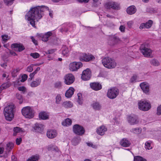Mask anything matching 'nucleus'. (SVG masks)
Listing matches in <instances>:
<instances>
[{"label":"nucleus","mask_w":161,"mask_h":161,"mask_svg":"<svg viewBox=\"0 0 161 161\" xmlns=\"http://www.w3.org/2000/svg\"><path fill=\"white\" fill-rule=\"evenodd\" d=\"M140 86L144 93H147L149 92V85L147 82H144L140 84Z\"/></svg>","instance_id":"f3484780"},{"label":"nucleus","mask_w":161,"mask_h":161,"mask_svg":"<svg viewBox=\"0 0 161 161\" xmlns=\"http://www.w3.org/2000/svg\"><path fill=\"white\" fill-rule=\"evenodd\" d=\"M105 7L108 9L118 10L120 9L119 4L117 2L112 1L107 2L105 5Z\"/></svg>","instance_id":"6e6552de"},{"label":"nucleus","mask_w":161,"mask_h":161,"mask_svg":"<svg viewBox=\"0 0 161 161\" xmlns=\"http://www.w3.org/2000/svg\"><path fill=\"white\" fill-rule=\"evenodd\" d=\"M21 82H23L25 81L28 78V75L26 74H23L21 77Z\"/></svg>","instance_id":"49530a36"},{"label":"nucleus","mask_w":161,"mask_h":161,"mask_svg":"<svg viewBox=\"0 0 161 161\" xmlns=\"http://www.w3.org/2000/svg\"><path fill=\"white\" fill-rule=\"evenodd\" d=\"M120 144L122 147H127L130 145L131 142L127 139L124 138L120 140Z\"/></svg>","instance_id":"aec40b11"},{"label":"nucleus","mask_w":161,"mask_h":161,"mask_svg":"<svg viewBox=\"0 0 161 161\" xmlns=\"http://www.w3.org/2000/svg\"><path fill=\"white\" fill-rule=\"evenodd\" d=\"M14 0H3V2L4 3L7 5H11Z\"/></svg>","instance_id":"c03bdc74"},{"label":"nucleus","mask_w":161,"mask_h":161,"mask_svg":"<svg viewBox=\"0 0 161 161\" xmlns=\"http://www.w3.org/2000/svg\"><path fill=\"white\" fill-rule=\"evenodd\" d=\"M128 120L129 122L131 125L137 124L139 122L138 118L137 116L136 115L129 116L128 117Z\"/></svg>","instance_id":"2eb2a0df"},{"label":"nucleus","mask_w":161,"mask_h":161,"mask_svg":"<svg viewBox=\"0 0 161 161\" xmlns=\"http://www.w3.org/2000/svg\"><path fill=\"white\" fill-rule=\"evenodd\" d=\"M95 59L94 56L92 54L89 53H81L80 57V60L82 62H88L92 61Z\"/></svg>","instance_id":"423d86ee"},{"label":"nucleus","mask_w":161,"mask_h":161,"mask_svg":"<svg viewBox=\"0 0 161 161\" xmlns=\"http://www.w3.org/2000/svg\"><path fill=\"white\" fill-rule=\"evenodd\" d=\"M139 108L144 111H148L151 107L149 102L145 100H142L138 102Z\"/></svg>","instance_id":"20e7f679"},{"label":"nucleus","mask_w":161,"mask_h":161,"mask_svg":"<svg viewBox=\"0 0 161 161\" xmlns=\"http://www.w3.org/2000/svg\"><path fill=\"white\" fill-rule=\"evenodd\" d=\"M30 55L34 58H37L39 57V54L36 53H31L30 54Z\"/></svg>","instance_id":"603ef678"},{"label":"nucleus","mask_w":161,"mask_h":161,"mask_svg":"<svg viewBox=\"0 0 161 161\" xmlns=\"http://www.w3.org/2000/svg\"><path fill=\"white\" fill-rule=\"evenodd\" d=\"M119 29L120 31L122 32H124L125 31V27L122 25H120Z\"/></svg>","instance_id":"bf43d9fd"},{"label":"nucleus","mask_w":161,"mask_h":161,"mask_svg":"<svg viewBox=\"0 0 161 161\" xmlns=\"http://www.w3.org/2000/svg\"><path fill=\"white\" fill-rule=\"evenodd\" d=\"M36 132H40L42 131L44 129V125L41 124L36 123L34 127Z\"/></svg>","instance_id":"5701e85b"},{"label":"nucleus","mask_w":161,"mask_h":161,"mask_svg":"<svg viewBox=\"0 0 161 161\" xmlns=\"http://www.w3.org/2000/svg\"><path fill=\"white\" fill-rule=\"evenodd\" d=\"M92 106L93 108L96 110H100L101 108L100 105L97 102H93Z\"/></svg>","instance_id":"7c9ffc66"},{"label":"nucleus","mask_w":161,"mask_h":161,"mask_svg":"<svg viewBox=\"0 0 161 161\" xmlns=\"http://www.w3.org/2000/svg\"><path fill=\"white\" fill-rule=\"evenodd\" d=\"M14 106L13 105H9L6 106L3 111V114L6 120L10 121L14 118Z\"/></svg>","instance_id":"f03ea898"},{"label":"nucleus","mask_w":161,"mask_h":161,"mask_svg":"<svg viewBox=\"0 0 161 161\" xmlns=\"http://www.w3.org/2000/svg\"><path fill=\"white\" fill-rule=\"evenodd\" d=\"M27 92V89L25 86H21V94H25Z\"/></svg>","instance_id":"37998d69"},{"label":"nucleus","mask_w":161,"mask_h":161,"mask_svg":"<svg viewBox=\"0 0 161 161\" xmlns=\"http://www.w3.org/2000/svg\"><path fill=\"white\" fill-rule=\"evenodd\" d=\"M157 114L158 115H160L161 114V105L157 108Z\"/></svg>","instance_id":"6e6d98bb"},{"label":"nucleus","mask_w":161,"mask_h":161,"mask_svg":"<svg viewBox=\"0 0 161 161\" xmlns=\"http://www.w3.org/2000/svg\"><path fill=\"white\" fill-rule=\"evenodd\" d=\"M1 37L2 38V42L3 44L5 43L10 38V36L6 35H2Z\"/></svg>","instance_id":"72a5a7b5"},{"label":"nucleus","mask_w":161,"mask_h":161,"mask_svg":"<svg viewBox=\"0 0 161 161\" xmlns=\"http://www.w3.org/2000/svg\"><path fill=\"white\" fill-rule=\"evenodd\" d=\"M63 106L65 108H71L72 107V103L69 101L64 102L62 104Z\"/></svg>","instance_id":"473e14b6"},{"label":"nucleus","mask_w":161,"mask_h":161,"mask_svg":"<svg viewBox=\"0 0 161 161\" xmlns=\"http://www.w3.org/2000/svg\"><path fill=\"white\" fill-rule=\"evenodd\" d=\"M150 62L152 65L154 66H158L159 65V63L158 61L155 59H152Z\"/></svg>","instance_id":"4c0bfd02"},{"label":"nucleus","mask_w":161,"mask_h":161,"mask_svg":"<svg viewBox=\"0 0 161 161\" xmlns=\"http://www.w3.org/2000/svg\"><path fill=\"white\" fill-rule=\"evenodd\" d=\"M35 74L33 72L31 73L29 75V78L28 79V81H31L32 79L34 78Z\"/></svg>","instance_id":"864d4df0"},{"label":"nucleus","mask_w":161,"mask_h":161,"mask_svg":"<svg viewBox=\"0 0 161 161\" xmlns=\"http://www.w3.org/2000/svg\"><path fill=\"white\" fill-rule=\"evenodd\" d=\"M91 87L94 90L96 91L100 90L102 88V86L98 82L91 83L90 84Z\"/></svg>","instance_id":"dca6fc26"},{"label":"nucleus","mask_w":161,"mask_h":161,"mask_svg":"<svg viewBox=\"0 0 161 161\" xmlns=\"http://www.w3.org/2000/svg\"><path fill=\"white\" fill-rule=\"evenodd\" d=\"M87 145L89 147H94L95 146V145H94L91 142H88L87 143Z\"/></svg>","instance_id":"69168bd1"},{"label":"nucleus","mask_w":161,"mask_h":161,"mask_svg":"<svg viewBox=\"0 0 161 161\" xmlns=\"http://www.w3.org/2000/svg\"><path fill=\"white\" fill-rule=\"evenodd\" d=\"M64 82L67 85H70L73 83L75 80V77L71 74L66 75L64 77Z\"/></svg>","instance_id":"f8f14e48"},{"label":"nucleus","mask_w":161,"mask_h":161,"mask_svg":"<svg viewBox=\"0 0 161 161\" xmlns=\"http://www.w3.org/2000/svg\"><path fill=\"white\" fill-rule=\"evenodd\" d=\"M82 66L83 64L80 62H73L69 64V69L70 70L72 71H76Z\"/></svg>","instance_id":"9d476101"},{"label":"nucleus","mask_w":161,"mask_h":161,"mask_svg":"<svg viewBox=\"0 0 161 161\" xmlns=\"http://www.w3.org/2000/svg\"><path fill=\"white\" fill-rule=\"evenodd\" d=\"M40 158L38 155H32L26 161H38Z\"/></svg>","instance_id":"c756f323"},{"label":"nucleus","mask_w":161,"mask_h":161,"mask_svg":"<svg viewBox=\"0 0 161 161\" xmlns=\"http://www.w3.org/2000/svg\"><path fill=\"white\" fill-rule=\"evenodd\" d=\"M31 39L32 40V42L34 43L35 45H37V41L35 40L33 36H31Z\"/></svg>","instance_id":"e2e57ef3"},{"label":"nucleus","mask_w":161,"mask_h":161,"mask_svg":"<svg viewBox=\"0 0 161 161\" xmlns=\"http://www.w3.org/2000/svg\"><path fill=\"white\" fill-rule=\"evenodd\" d=\"M18 79V80H16L14 83V86L15 87H17L19 91H20V87L19 80Z\"/></svg>","instance_id":"de8ad7c7"},{"label":"nucleus","mask_w":161,"mask_h":161,"mask_svg":"<svg viewBox=\"0 0 161 161\" xmlns=\"http://www.w3.org/2000/svg\"><path fill=\"white\" fill-rule=\"evenodd\" d=\"M153 22L152 20H149L146 23H142L141 24L139 28L140 29H142L143 28H149L151 27Z\"/></svg>","instance_id":"6ab92c4d"},{"label":"nucleus","mask_w":161,"mask_h":161,"mask_svg":"<svg viewBox=\"0 0 161 161\" xmlns=\"http://www.w3.org/2000/svg\"><path fill=\"white\" fill-rule=\"evenodd\" d=\"M54 147V145H53L52 144L48 146L47 147V149L49 150H53V148Z\"/></svg>","instance_id":"13d9d810"},{"label":"nucleus","mask_w":161,"mask_h":161,"mask_svg":"<svg viewBox=\"0 0 161 161\" xmlns=\"http://www.w3.org/2000/svg\"><path fill=\"white\" fill-rule=\"evenodd\" d=\"M14 133L13 135L14 136H15L17 135V133H19L20 131V129L19 127H16L14 129Z\"/></svg>","instance_id":"09e8293b"},{"label":"nucleus","mask_w":161,"mask_h":161,"mask_svg":"<svg viewBox=\"0 0 161 161\" xmlns=\"http://www.w3.org/2000/svg\"><path fill=\"white\" fill-rule=\"evenodd\" d=\"M17 73L18 71L17 70H14L12 73V76L14 77H15L17 75Z\"/></svg>","instance_id":"0e129e2a"},{"label":"nucleus","mask_w":161,"mask_h":161,"mask_svg":"<svg viewBox=\"0 0 161 161\" xmlns=\"http://www.w3.org/2000/svg\"><path fill=\"white\" fill-rule=\"evenodd\" d=\"M102 62L104 66L108 69L115 68L116 63L114 59L108 57H106L102 59Z\"/></svg>","instance_id":"7ed1b4c3"},{"label":"nucleus","mask_w":161,"mask_h":161,"mask_svg":"<svg viewBox=\"0 0 161 161\" xmlns=\"http://www.w3.org/2000/svg\"><path fill=\"white\" fill-rule=\"evenodd\" d=\"M120 41V39L118 37L115 36H113L109 37L108 43L110 45L113 46L119 43Z\"/></svg>","instance_id":"ddd939ff"},{"label":"nucleus","mask_w":161,"mask_h":161,"mask_svg":"<svg viewBox=\"0 0 161 161\" xmlns=\"http://www.w3.org/2000/svg\"><path fill=\"white\" fill-rule=\"evenodd\" d=\"M152 142L148 141L146 142L145 143V147L146 149L150 150L152 148Z\"/></svg>","instance_id":"c9c22d12"},{"label":"nucleus","mask_w":161,"mask_h":161,"mask_svg":"<svg viewBox=\"0 0 161 161\" xmlns=\"http://www.w3.org/2000/svg\"><path fill=\"white\" fill-rule=\"evenodd\" d=\"M140 49L145 57H149L152 54V51L151 49L146 47L144 45L141 46Z\"/></svg>","instance_id":"9b49d317"},{"label":"nucleus","mask_w":161,"mask_h":161,"mask_svg":"<svg viewBox=\"0 0 161 161\" xmlns=\"http://www.w3.org/2000/svg\"><path fill=\"white\" fill-rule=\"evenodd\" d=\"M142 129L140 128H133L131 130V131L136 134H139L141 133Z\"/></svg>","instance_id":"e433bc0d"},{"label":"nucleus","mask_w":161,"mask_h":161,"mask_svg":"<svg viewBox=\"0 0 161 161\" xmlns=\"http://www.w3.org/2000/svg\"><path fill=\"white\" fill-rule=\"evenodd\" d=\"M70 27V25H67V29H64L63 28H62L61 29V31L62 33L63 32H66L68 31H69V27Z\"/></svg>","instance_id":"5fc2aeb1"},{"label":"nucleus","mask_w":161,"mask_h":161,"mask_svg":"<svg viewBox=\"0 0 161 161\" xmlns=\"http://www.w3.org/2000/svg\"><path fill=\"white\" fill-rule=\"evenodd\" d=\"M61 100V97L60 94H58L56 97V103L57 104L60 103Z\"/></svg>","instance_id":"3c124183"},{"label":"nucleus","mask_w":161,"mask_h":161,"mask_svg":"<svg viewBox=\"0 0 161 161\" xmlns=\"http://www.w3.org/2000/svg\"><path fill=\"white\" fill-rule=\"evenodd\" d=\"M47 135L49 138H53L56 136L57 132L54 130H49L47 131Z\"/></svg>","instance_id":"412c9836"},{"label":"nucleus","mask_w":161,"mask_h":161,"mask_svg":"<svg viewBox=\"0 0 161 161\" xmlns=\"http://www.w3.org/2000/svg\"><path fill=\"white\" fill-rule=\"evenodd\" d=\"M136 9L134 6H131L128 7L126 11L129 14H134L136 11Z\"/></svg>","instance_id":"a878e982"},{"label":"nucleus","mask_w":161,"mask_h":161,"mask_svg":"<svg viewBox=\"0 0 161 161\" xmlns=\"http://www.w3.org/2000/svg\"><path fill=\"white\" fill-rule=\"evenodd\" d=\"M16 144L19 145L20 144V138H17L16 140Z\"/></svg>","instance_id":"338daca9"},{"label":"nucleus","mask_w":161,"mask_h":161,"mask_svg":"<svg viewBox=\"0 0 161 161\" xmlns=\"http://www.w3.org/2000/svg\"><path fill=\"white\" fill-rule=\"evenodd\" d=\"M72 123V120L69 118L66 119L64 121L62 122L63 125L68 126L70 125Z\"/></svg>","instance_id":"f704fd0d"},{"label":"nucleus","mask_w":161,"mask_h":161,"mask_svg":"<svg viewBox=\"0 0 161 161\" xmlns=\"http://www.w3.org/2000/svg\"><path fill=\"white\" fill-rule=\"evenodd\" d=\"M77 1L80 3H88L90 0H76Z\"/></svg>","instance_id":"052dcab7"},{"label":"nucleus","mask_w":161,"mask_h":161,"mask_svg":"<svg viewBox=\"0 0 161 161\" xmlns=\"http://www.w3.org/2000/svg\"><path fill=\"white\" fill-rule=\"evenodd\" d=\"M69 52L68 48L66 47H64L62 48V54L64 56L66 55Z\"/></svg>","instance_id":"ea45409f"},{"label":"nucleus","mask_w":161,"mask_h":161,"mask_svg":"<svg viewBox=\"0 0 161 161\" xmlns=\"http://www.w3.org/2000/svg\"><path fill=\"white\" fill-rule=\"evenodd\" d=\"M107 130V129L104 126H102L98 128L97 130V133L100 135L104 134L105 131Z\"/></svg>","instance_id":"393cba45"},{"label":"nucleus","mask_w":161,"mask_h":161,"mask_svg":"<svg viewBox=\"0 0 161 161\" xmlns=\"http://www.w3.org/2000/svg\"><path fill=\"white\" fill-rule=\"evenodd\" d=\"M33 64H31L28 66L26 69V71L29 72H31L33 70Z\"/></svg>","instance_id":"8fccbe9b"},{"label":"nucleus","mask_w":161,"mask_h":161,"mask_svg":"<svg viewBox=\"0 0 161 161\" xmlns=\"http://www.w3.org/2000/svg\"><path fill=\"white\" fill-rule=\"evenodd\" d=\"M74 132L78 135L81 136L85 132L83 127L79 125H75L73 127Z\"/></svg>","instance_id":"1a4fd4ad"},{"label":"nucleus","mask_w":161,"mask_h":161,"mask_svg":"<svg viewBox=\"0 0 161 161\" xmlns=\"http://www.w3.org/2000/svg\"><path fill=\"white\" fill-rule=\"evenodd\" d=\"M75 90V89L73 87H70L65 93L66 97L67 98L71 97L74 94Z\"/></svg>","instance_id":"4be33fe9"},{"label":"nucleus","mask_w":161,"mask_h":161,"mask_svg":"<svg viewBox=\"0 0 161 161\" xmlns=\"http://www.w3.org/2000/svg\"><path fill=\"white\" fill-rule=\"evenodd\" d=\"M11 47L12 49L16 51H20V44L18 43H14L11 45Z\"/></svg>","instance_id":"cd10ccee"},{"label":"nucleus","mask_w":161,"mask_h":161,"mask_svg":"<svg viewBox=\"0 0 161 161\" xmlns=\"http://www.w3.org/2000/svg\"><path fill=\"white\" fill-rule=\"evenodd\" d=\"M134 161H147L146 159L140 156H136L134 157Z\"/></svg>","instance_id":"58836bf2"},{"label":"nucleus","mask_w":161,"mask_h":161,"mask_svg":"<svg viewBox=\"0 0 161 161\" xmlns=\"http://www.w3.org/2000/svg\"><path fill=\"white\" fill-rule=\"evenodd\" d=\"M80 141V137H78L74 139L72 141V142L75 145H77Z\"/></svg>","instance_id":"79ce46f5"},{"label":"nucleus","mask_w":161,"mask_h":161,"mask_svg":"<svg viewBox=\"0 0 161 161\" xmlns=\"http://www.w3.org/2000/svg\"><path fill=\"white\" fill-rule=\"evenodd\" d=\"M39 117L41 119L45 120L48 118V115L44 112H42L39 113Z\"/></svg>","instance_id":"c85d7f7f"},{"label":"nucleus","mask_w":161,"mask_h":161,"mask_svg":"<svg viewBox=\"0 0 161 161\" xmlns=\"http://www.w3.org/2000/svg\"><path fill=\"white\" fill-rule=\"evenodd\" d=\"M119 90L116 87H112L108 89L107 93V96L109 98L113 99L119 95Z\"/></svg>","instance_id":"0eeeda50"},{"label":"nucleus","mask_w":161,"mask_h":161,"mask_svg":"<svg viewBox=\"0 0 161 161\" xmlns=\"http://www.w3.org/2000/svg\"><path fill=\"white\" fill-rule=\"evenodd\" d=\"M48 10V8L45 6L32 7L31 8L26 16L30 24L34 27L35 22L41 19L44 15V12Z\"/></svg>","instance_id":"f257e3e1"},{"label":"nucleus","mask_w":161,"mask_h":161,"mask_svg":"<svg viewBox=\"0 0 161 161\" xmlns=\"http://www.w3.org/2000/svg\"><path fill=\"white\" fill-rule=\"evenodd\" d=\"M137 78V76L136 75H133L130 79V81L131 82H134L136 80Z\"/></svg>","instance_id":"680f3d73"},{"label":"nucleus","mask_w":161,"mask_h":161,"mask_svg":"<svg viewBox=\"0 0 161 161\" xmlns=\"http://www.w3.org/2000/svg\"><path fill=\"white\" fill-rule=\"evenodd\" d=\"M127 24L128 27L129 28H131L132 25L133 24V22L132 21H129L127 22Z\"/></svg>","instance_id":"4d7b16f0"},{"label":"nucleus","mask_w":161,"mask_h":161,"mask_svg":"<svg viewBox=\"0 0 161 161\" xmlns=\"http://www.w3.org/2000/svg\"><path fill=\"white\" fill-rule=\"evenodd\" d=\"M91 72L89 69H87L82 72L81 79L84 80H89L91 76Z\"/></svg>","instance_id":"4468645a"},{"label":"nucleus","mask_w":161,"mask_h":161,"mask_svg":"<svg viewBox=\"0 0 161 161\" xmlns=\"http://www.w3.org/2000/svg\"><path fill=\"white\" fill-rule=\"evenodd\" d=\"M40 70V67H37L36 70L33 72L36 74L37 72Z\"/></svg>","instance_id":"774afa93"},{"label":"nucleus","mask_w":161,"mask_h":161,"mask_svg":"<svg viewBox=\"0 0 161 161\" xmlns=\"http://www.w3.org/2000/svg\"><path fill=\"white\" fill-rule=\"evenodd\" d=\"M62 86V83L61 82L58 81L55 82L54 84V86L57 88H60Z\"/></svg>","instance_id":"a18cd8bd"},{"label":"nucleus","mask_w":161,"mask_h":161,"mask_svg":"<svg viewBox=\"0 0 161 161\" xmlns=\"http://www.w3.org/2000/svg\"><path fill=\"white\" fill-rule=\"evenodd\" d=\"M11 85V84L9 82H7L2 84L0 86V94L3 90L9 87Z\"/></svg>","instance_id":"bb28decb"},{"label":"nucleus","mask_w":161,"mask_h":161,"mask_svg":"<svg viewBox=\"0 0 161 161\" xmlns=\"http://www.w3.org/2000/svg\"><path fill=\"white\" fill-rule=\"evenodd\" d=\"M41 82V80L40 78H36L31 83L30 86L32 87H36L40 84Z\"/></svg>","instance_id":"b1692460"},{"label":"nucleus","mask_w":161,"mask_h":161,"mask_svg":"<svg viewBox=\"0 0 161 161\" xmlns=\"http://www.w3.org/2000/svg\"><path fill=\"white\" fill-rule=\"evenodd\" d=\"M14 143L12 142H8L6 145V150L8 151H10L14 147Z\"/></svg>","instance_id":"2f4dec72"},{"label":"nucleus","mask_w":161,"mask_h":161,"mask_svg":"<svg viewBox=\"0 0 161 161\" xmlns=\"http://www.w3.org/2000/svg\"><path fill=\"white\" fill-rule=\"evenodd\" d=\"M22 113L27 118H32L34 115L33 110L29 106L24 107L22 109Z\"/></svg>","instance_id":"39448f33"},{"label":"nucleus","mask_w":161,"mask_h":161,"mask_svg":"<svg viewBox=\"0 0 161 161\" xmlns=\"http://www.w3.org/2000/svg\"><path fill=\"white\" fill-rule=\"evenodd\" d=\"M52 35V32L51 31H48L44 34H41L40 36L42 38V41L47 42L49 38Z\"/></svg>","instance_id":"a211bd4d"},{"label":"nucleus","mask_w":161,"mask_h":161,"mask_svg":"<svg viewBox=\"0 0 161 161\" xmlns=\"http://www.w3.org/2000/svg\"><path fill=\"white\" fill-rule=\"evenodd\" d=\"M78 97V102L80 104H81L82 103V95L81 93H78L77 94Z\"/></svg>","instance_id":"a19ab883"}]
</instances>
